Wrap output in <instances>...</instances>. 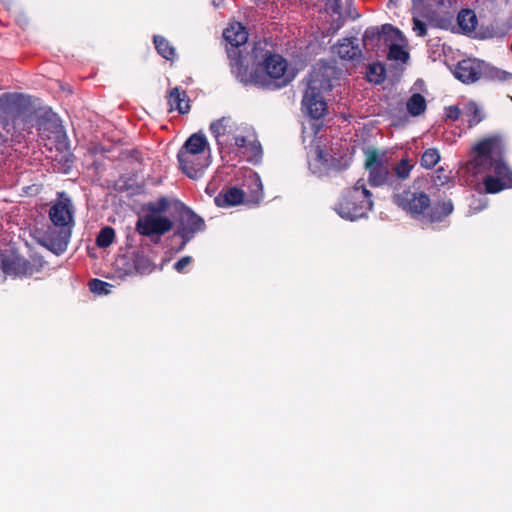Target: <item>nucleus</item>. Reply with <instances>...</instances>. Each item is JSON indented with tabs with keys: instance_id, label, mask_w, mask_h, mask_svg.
<instances>
[{
	"instance_id": "f8f14e48",
	"label": "nucleus",
	"mask_w": 512,
	"mask_h": 512,
	"mask_svg": "<svg viewBox=\"0 0 512 512\" xmlns=\"http://www.w3.org/2000/svg\"><path fill=\"white\" fill-rule=\"evenodd\" d=\"M486 65L475 59H466L460 61L454 71L457 79L463 83H473L484 75Z\"/></svg>"
},
{
	"instance_id": "a18cd8bd",
	"label": "nucleus",
	"mask_w": 512,
	"mask_h": 512,
	"mask_svg": "<svg viewBox=\"0 0 512 512\" xmlns=\"http://www.w3.org/2000/svg\"><path fill=\"white\" fill-rule=\"evenodd\" d=\"M397 0H390V2H396Z\"/></svg>"
},
{
	"instance_id": "473e14b6",
	"label": "nucleus",
	"mask_w": 512,
	"mask_h": 512,
	"mask_svg": "<svg viewBox=\"0 0 512 512\" xmlns=\"http://www.w3.org/2000/svg\"><path fill=\"white\" fill-rule=\"evenodd\" d=\"M370 81L380 83L384 80V68L381 65H370L368 70Z\"/></svg>"
},
{
	"instance_id": "2eb2a0df",
	"label": "nucleus",
	"mask_w": 512,
	"mask_h": 512,
	"mask_svg": "<svg viewBox=\"0 0 512 512\" xmlns=\"http://www.w3.org/2000/svg\"><path fill=\"white\" fill-rule=\"evenodd\" d=\"M454 210V206L451 200H444L435 203L433 206L430 205L428 211H426L424 220L425 223H440L444 221Z\"/></svg>"
},
{
	"instance_id": "72a5a7b5",
	"label": "nucleus",
	"mask_w": 512,
	"mask_h": 512,
	"mask_svg": "<svg viewBox=\"0 0 512 512\" xmlns=\"http://www.w3.org/2000/svg\"><path fill=\"white\" fill-rule=\"evenodd\" d=\"M382 37H383V34L380 33L377 29H375V28L367 29L365 31V34H364V37H363L364 45L366 47L367 46H373L374 45L373 41L374 40L379 41Z\"/></svg>"
},
{
	"instance_id": "b1692460",
	"label": "nucleus",
	"mask_w": 512,
	"mask_h": 512,
	"mask_svg": "<svg viewBox=\"0 0 512 512\" xmlns=\"http://www.w3.org/2000/svg\"><path fill=\"white\" fill-rule=\"evenodd\" d=\"M426 107H427L426 100H425L424 96H422L419 93H414L407 100V103H406V108H407L408 113L414 117L423 114L426 110Z\"/></svg>"
},
{
	"instance_id": "4c0bfd02",
	"label": "nucleus",
	"mask_w": 512,
	"mask_h": 512,
	"mask_svg": "<svg viewBox=\"0 0 512 512\" xmlns=\"http://www.w3.org/2000/svg\"><path fill=\"white\" fill-rule=\"evenodd\" d=\"M233 140H234V143H230L229 146H236L237 148H239L242 151H244L245 149H248V143L250 142V140H248L246 137L244 136H234L233 137Z\"/></svg>"
},
{
	"instance_id": "0eeeda50",
	"label": "nucleus",
	"mask_w": 512,
	"mask_h": 512,
	"mask_svg": "<svg viewBox=\"0 0 512 512\" xmlns=\"http://www.w3.org/2000/svg\"><path fill=\"white\" fill-rule=\"evenodd\" d=\"M371 196L364 180L359 179L351 189L344 193L335 210L342 218L349 220L364 217L372 209Z\"/></svg>"
},
{
	"instance_id": "cd10ccee",
	"label": "nucleus",
	"mask_w": 512,
	"mask_h": 512,
	"mask_svg": "<svg viewBox=\"0 0 512 512\" xmlns=\"http://www.w3.org/2000/svg\"><path fill=\"white\" fill-rule=\"evenodd\" d=\"M169 207V202L166 198L162 197L155 203L147 205V213L154 215H162Z\"/></svg>"
},
{
	"instance_id": "bb28decb",
	"label": "nucleus",
	"mask_w": 512,
	"mask_h": 512,
	"mask_svg": "<svg viewBox=\"0 0 512 512\" xmlns=\"http://www.w3.org/2000/svg\"><path fill=\"white\" fill-rule=\"evenodd\" d=\"M115 238V231L113 228L106 226L102 228L97 236L96 243L101 248L110 246Z\"/></svg>"
},
{
	"instance_id": "6e6552de",
	"label": "nucleus",
	"mask_w": 512,
	"mask_h": 512,
	"mask_svg": "<svg viewBox=\"0 0 512 512\" xmlns=\"http://www.w3.org/2000/svg\"><path fill=\"white\" fill-rule=\"evenodd\" d=\"M223 36L230 47H227V54L230 59L232 72L240 79L246 80V65L242 49L248 40V33L241 23H233L224 30Z\"/></svg>"
},
{
	"instance_id": "ea45409f",
	"label": "nucleus",
	"mask_w": 512,
	"mask_h": 512,
	"mask_svg": "<svg viewBox=\"0 0 512 512\" xmlns=\"http://www.w3.org/2000/svg\"><path fill=\"white\" fill-rule=\"evenodd\" d=\"M437 175L435 178V184L436 185H444L448 182L449 176L444 173V169L440 168L437 170Z\"/></svg>"
},
{
	"instance_id": "2f4dec72",
	"label": "nucleus",
	"mask_w": 512,
	"mask_h": 512,
	"mask_svg": "<svg viewBox=\"0 0 512 512\" xmlns=\"http://www.w3.org/2000/svg\"><path fill=\"white\" fill-rule=\"evenodd\" d=\"M248 149L242 151V154L246 155L248 159L258 158L262 154L261 145L256 140L248 143Z\"/></svg>"
},
{
	"instance_id": "1a4fd4ad",
	"label": "nucleus",
	"mask_w": 512,
	"mask_h": 512,
	"mask_svg": "<svg viewBox=\"0 0 512 512\" xmlns=\"http://www.w3.org/2000/svg\"><path fill=\"white\" fill-rule=\"evenodd\" d=\"M392 202L413 219L423 221L426 211L430 208L431 200L423 191H412L402 184L392 193Z\"/></svg>"
},
{
	"instance_id": "412c9836",
	"label": "nucleus",
	"mask_w": 512,
	"mask_h": 512,
	"mask_svg": "<svg viewBox=\"0 0 512 512\" xmlns=\"http://www.w3.org/2000/svg\"><path fill=\"white\" fill-rule=\"evenodd\" d=\"M457 22L464 33H471L476 28L477 17L474 11L470 9H463L458 13Z\"/></svg>"
},
{
	"instance_id": "49530a36",
	"label": "nucleus",
	"mask_w": 512,
	"mask_h": 512,
	"mask_svg": "<svg viewBox=\"0 0 512 512\" xmlns=\"http://www.w3.org/2000/svg\"><path fill=\"white\" fill-rule=\"evenodd\" d=\"M511 51H512V43H511Z\"/></svg>"
},
{
	"instance_id": "a211bd4d",
	"label": "nucleus",
	"mask_w": 512,
	"mask_h": 512,
	"mask_svg": "<svg viewBox=\"0 0 512 512\" xmlns=\"http://www.w3.org/2000/svg\"><path fill=\"white\" fill-rule=\"evenodd\" d=\"M357 39H343L336 47V53L340 58L345 60H355L361 56V50L358 44L355 43Z\"/></svg>"
},
{
	"instance_id": "e433bc0d",
	"label": "nucleus",
	"mask_w": 512,
	"mask_h": 512,
	"mask_svg": "<svg viewBox=\"0 0 512 512\" xmlns=\"http://www.w3.org/2000/svg\"><path fill=\"white\" fill-rule=\"evenodd\" d=\"M430 24L439 27L442 29H448L451 25V18L450 17H441L439 19H431Z\"/></svg>"
},
{
	"instance_id": "37998d69",
	"label": "nucleus",
	"mask_w": 512,
	"mask_h": 512,
	"mask_svg": "<svg viewBox=\"0 0 512 512\" xmlns=\"http://www.w3.org/2000/svg\"><path fill=\"white\" fill-rule=\"evenodd\" d=\"M413 5L416 6L422 2V0H412Z\"/></svg>"
},
{
	"instance_id": "f3484780",
	"label": "nucleus",
	"mask_w": 512,
	"mask_h": 512,
	"mask_svg": "<svg viewBox=\"0 0 512 512\" xmlns=\"http://www.w3.org/2000/svg\"><path fill=\"white\" fill-rule=\"evenodd\" d=\"M244 192L236 187L228 188L220 192L214 199L218 207H231L239 205L244 201Z\"/></svg>"
},
{
	"instance_id": "6ab92c4d",
	"label": "nucleus",
	"mask_w": 512,
	"mask_h": 512,
	"mask_svg": "<svg viewBox=\"0 0 512 512\" xmlns=\"http://www.w3.org/2000/svg\"><path fill=\"white\" fill-rule=\"evenodd\" d=\"M168 104L171 109H176L180 113H186L190 109L185 91H180L178 87L169 92Z\"/></svg>"
},
{
	"instance_id": "9b49d317",
	"label": "nucleus",
	"mask_w": 512,
	"mask_h": 512,
	"mask_svg": "<svg viewBox=\"0 0 512 512\" xmlns=\"http://www.w3.org/2000/svg\"><path fill=\"white\" fill-rule=\"evenodd\" d=\"M173 228V222L166 216L146 213L140 216L136 222V231L144 236L157 237L169 232Z\"/></svg>"
},
{
	"instance_id": "f704fd0d",
	"label": "nucleus",
	"mask_w": 512,
	"mask_h": 512,
	"mask_svg": "<svg viewBox=\"0 0 512 512\" xmlns=\"http://www.w3.org/2000/svg\"><path fill=\"white\" fill-rule=\"evenodd\" d=\"M413 31L420 37L427 34L426 24L415 16L413 17Z\"/></svg>"
},
{
	"instance_id": "c756f323",
	"label": "nucleus",
	"mask_w": 512,
	"mask_h": 512,
	"mask_svg": "<svg viewBox=\"0 0 512 512\" xmlns=\"http://www.w3.org/2000/svg\"><path fill=\"white\" fill-rule=\"evenodd\" d=\"M388 57L391 60L405 62L408 59V53L399 45L392 44L389 48Z\"/></svg>"
},
{
	"instance_id": "c85d7f7f",
	"label": "nucleus",
	"mask_w": 512,
	"mask_h": 512,
	"mask_svg": "<svg viewBox=\"0 0 512 512\" xmlns=\"http://www.w3.org/2000/svg\"><path fill=\"white\" fill-rule=\"evenodd\" d=\"M492 80H498V81H506L509 78H512V74L507 73L505 71L499 70L497 68H488L486 66V69L484 70V75Z\"/></svg>"
},
{
	"instance_id": "c9c22d12",
	"label": "nucleus",
	"mask_w": 512,
	"mask_h": 512,
	"mask_svg": "<svg viewBox=\"0 0 512 512\" xmlns=\"http://www.w3.org/2000/svg\"><path fill=\"white\" fill-rule=\"evenodd\" d=\"M463 109H459L457 106H450L446 109V117L453 121L462 118Z\"/></svg>"
},
{
	"instance_id": "393cba45",
	"label": "nucleus",
	"mask_w": 512,
	"mask_h": 512,
	"mask_svg": "<svg viewBox=\"0 0 512 512\" xmlns=\"http://www.w3.org/2000/svg\"><path fill=\"white\" fill-rule=\"evenodd\" d=\"M154 44L158 53L167 60L173 59L175 56V49L170 43L162 36H154Z\"/></svg>"
},
{
	"instance_id": "79ce46f5",
	"label": "nucleus",
	"mask_w": 512,
	"mask_h": 512,
	"mask_svg": "<svg viewBox=\"0 0 512 512\" xmlns=\"http://www.w3.org/2000/svg\"><path fill=\"white\" fill-rule=\"evenodd\" d=\"M327 4L332 9L333 13L340 14V12H341V0H328Z\"/></svg>"
},
{
	"instance_id": "7ed1b4c3",
	"label": "nucleus",
	"mask_w": 512,
	"mask_h": 512,
	"mask_svg": "<svg viewBox=\"0 0 512 512\" xmlns=\"http://www.w3.org/2000/svg\"><path fill=\"white\" fill-rule=\"evenodd\" d=\"M0 119H2L6 132L12 136L15 134L21 136L24 132L31 133L35 126L39 131L46 132L47 121L52 126H58L54 115L47 111L38 115L22 97H10L9 95L0 98Z\"/></svg>"
},
{
	"instance_id": "5701e85b",
	"label": "nucleus",
	"mask_w": 512,
	"mask_h": 512,
	"mask_svg": "<svg viewBox=\"0 0 512 512\" xmlns=\"http://www.w3.org/2000/svg\"><path fill=\"white\" fill-rule=\"evenodd\" d=\"M462 119L468 123L469 127L475 126L483 119L481 110L475 102H468L464 105Z\"/></svg>"
},
{
	"instance_id": "f03ea898",
	"label": "nucleus",
	"mask_w": 512,
	"mask_h": 512,
	"mask_svg": "<svg viewBox=\"0 0 512 512\" xmlns=\"http://www.w3.org/2000/svg\"><path fill=\"white\" fill-rule=\"evenodd\" d=\"M364 168L368 173L367 181L372 187L388 186L392 192L409 179L415 162L408 157L397 163L391 162L389 152L368 147L364 150Z\"/></svg>"
},
{
	"instance_id": "a878e982",
	"label": "nucleus",
	"mask_w": 512,
	"mask_h": 512,
	"mask_svg": "<svg viewBox=\"0 0 512 512\" xmlns=\"http://www.w3.org/2000/svg\"><path fill=\"white\" fill-rule=\"evenodd\" d=\"M440 161V154L437 149L429 148L421 156L420 164L426 169L433 168Z\"/></svg>"
},
{
	"instance_id": "423d86ee",
	"label": "nucleus",
	"mask_w": 512,
	"mask_h": 512,
	"mask_svg": "<svg viewBox=\"0 0 512 512\" xmlns=\"http://www.w3.org/2000/svg\"><path fill=\"white\" fill-rule=\"evenodd\" d=\"M49 217L55 227L59 228L57 236L53 232H46L40 239L43 246L59 255L63 253L68 246L73 226L72 203L69 198L60 199L49 211Z\"/></svg>"
},
{
	"instance_id": "7c9ffc66",
	"label": "nucleus",
	"mask_w": 512,
	"mask_h": 512,
	"mask_svg": "<svg viewBox=\"0 0 512 512\" xmlns=\"http://www.w3.org/2000/svg\"><path fill=\"white\" fill-rule=\"evenodd\" d=\"M112 286L99 279H92L89 282V288L92 292L98 293V294H108L110 292V288Z\"/></svg>"
},
{
	"instance_id": "4be33fe9",
	"label": "nucleus",
	"mask_w": 512,
	"mask_h": 512,
	"mask_svg": "<svg viewBox=\"0 0 512 512\" xmlns=\"http://www.w3.org/2000/svg\"><path fill=\"white\" fill-rule=\"evenodd\" d=\"M154 268L153 262L146 255L140 252L133 254V269L136 274H150Z\"/></svg>"
},
{
	"instance_id": "58836bf2",
	"label": "nucleus",
	"mask_w": 512,
	"mask_h": 512,
	"mask_svg": "<svg viewBox=\"0 0 512 512\" xmlns=\"http://www.w3.org/2000/svg\"><path fill=\"white\" fill-rule=\"evenodd\" d=\"M192 261V258L190 256H185L179 259L175 264L174 268L178 272H182Z\"/></svg>"
},
{
	"instance_id": "39448f33",
	"label": "nucleus",
	"mask_w": 512,
	"mask_h": 512,
	"mask_svg": "<svg viewBox=\"0 0 512 512\" xmlns=\"http://www.w3.org/2000/svg\"><path fill=\"white\" fill-rule=\"evenodd\" d=\"M335 74L336 71L334 67L319 65L315 67L309 75L302 105L307 113L314 119L321 118L326 111L324 93L332 89V79Z\"/></svg>"
},
{
	"instance_id": "ddd939ff",
	"label": "nucleus",
	"mask_w": 512,
	"mask_h": 512,
	"mask_svg": "<svg viewBox=\"0 0 512 512\" xmlns=\"http://www.w3.org/2000/svg\"><path fill=\"white\" fill-rule=\"evenodd\" d=\"M237 130L238 126L231 117H222L210 124V131L220 148L230 145L226 137L234 135Z\"/></svg>"
},
{
	"instance_id": "4468645a",
	"label": "nucleus",
	"mask_w": 512,
	"mask_h": 512,
	"mask_svg": "<svg viewBox=\"0 0 512 512\" xmlns=\"http://www.w3.org/2000/svg\"><path fill=\"white\" fill-rule=\"evenodd\" d=\"M181 170L190 178H193L197 173L208 165L207 158L201 154H189L179 150L177 155Z\"/></svg>"
},
{
	"instance_id": "a19ab883",
	"label": "nucleus",
	"mask_w": 512,
	"mask_h": 512,
	"mask_svg": "<svg viewBox=\"0 0 512 512\" xmlns=\"http://www.w3.org/2000/svg\"><path fill=\"white\" fill-rule=\"evenodd\" d=\"M383 34H386L388 32H393L398 36V40L402 41L404 39L403 34L398 29H395L393 26L387 24L382 27Z\"/></svg>"
},
{
	"instance_id": "9d476101",
	"label": "nucleus",
	"mask_w": 512,
	"mask_h": 512,
	"mask_svg": "<svg viewBox=\"0 0 512 512\" xmlns=\"http://www.w3.org/2000/svg\"><path fill=\"white\" fill-rule=\"evenodd\" d=\"M45 262L42 257L34 256L29 261L19 256L2 257L0 267L6 275L15 277H30L35 273H39Z\"/></svg>"
},
{
	"instance_id": "aec40b11",
	"label": "nucleus",
	"mask_w": 512,
	"mask_h": 512,
	"mask_svg": "<svg viewBox=\"0 0 512 512\" xmlns=\"http://www.w3.org/2000/svg\"><path fill=\"white\" fill-rule=\"evenodd\" d=\"M205 227L204 220L192 211H188L183 216V236L193 235L202 231Z\"/></svg>"
},
{
	"instance_id": "dca6fc26",
	"label": "nucleus",
	"mask_w": 512,
	"mask_h": 512,
	"mask_svg": "<svg viewBox=\"0 0 512 512\" xmlns=\"http://www.w3.org/2000/svg\"><path fill=\"white\" fill-rule=\"evenodd\" d=\"M180 150L184 151L187 155H205L210 149L206 136L202 133H194L185 141Z\"/></svg>"
},
{
	"instance_id": "f257e3e1",
	"label": "nucleus",
	"mask_w": 512,
	"mask_h": 512,
	"mask_svg": "<svg viewBox=\"0 0 512 512\" xmlns=\"http://www.w3.org/2000/svg\"><path fill=\"white\" fill-rule=\"evenodd\" d=\"M475 156L470 161L475 174H483L484 191L498 193L512 187V170L503 161L504 146L498 136H492L479 142L475 147Z\"/></svg>"
},
{
	"instance_id": "c03bdc74",
	"label": "nucleus",
	"mask_w": 512,
	"mask_h": 512,
	"mask_svg": "<svg viewBox=\"0 0 512 512\" xmlns=\"http://www.w3.org/2000/svg\"><path fill=\"white\" fill-rule=\"evenodd\" d=\"M439 4L442 5V6H445L444 0H439Z\"/></svg>"
},
{
	"instance_id": "20e7f679",
	"label": "nucleus",
	"mask_w": 512,
	"mask_h": 512,
	"mask_svg": "<svg viewBox=\"0 0 512 512\" xmlns=\"http://www.w3.org/2000/svg\"><path fill=\"white\" fill-rule=\"evenodd\" d=\"M255 60H261L251 74V81L265 89L275 90L288 85L295 77L288 70L287 61L278 54L264 50L261 43L253 48Z\"/></svg>"
}]
</instances>
